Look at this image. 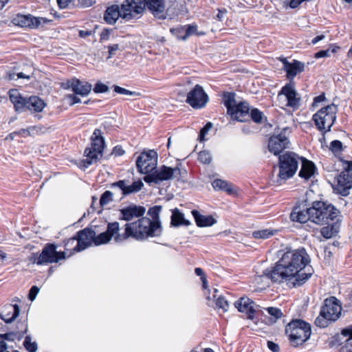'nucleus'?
<instances>
[{"label": "nucleus", "instance_id": "nucleus-1", "mask_svg": "<svg viewBox=\"0 0 352 352\" xmlns=\"http://www.w3.org/2000/svg\"><path fill=\"white\" fill-rule=\"evenodd\" d=\"M309 262L304 248L289 250L284 252L272 270H266L265 275L272 282H286L293 287L301 286L312 275L311 272H302Z\"/></svg>", "mask_w": 352, "mask_h": 352}, {"label": "nucleus", "instance_id": "nucleus-2", "mask_svg": "<svg viewBox=\"0 0 352 352\" xmlns=\"http://www.w3.org/2000/svg\"><path fill=\"white\" fill-rule=\"evenodd\" d=\"M340 213L339 210L331 204L323 201H314L311 207L301 209L296 206L290 214L292 221L300 223L310 221L318 225H329L334 221Z\"/></svg>", "mask_w": 352, "mask_h": 352}, {"label": "nucleus", "instance_id": "nucleus-3", "mask_svg": "<svg viewBox=\"0 0 352 352\" xmlns=\"http://www.w3.org/2000/svg\"><path fill=\"white\" fill-rule=\"evenodd\" d=\"M137 221L127 223L124 226V232L117 236V240H126L129 237L136 240H144L149 236H158L162 234L161 223L153 222L148 217H142Z\"/></svg>", "mask_w": 352, "mask_h": 352}, {"label": "nucleus", "instance_id": "nucleus-4", "mask_svg": "<svg viewBox=\"0 0 352 352\" xmlns=\"http://www.w3.org/2000/svg\"><path fill=\"white\" fill-rule=\"evenodd\" d=\"M342 305L339 300L331 296L324 300L320 315L316 318L315 324L320 328L327 327L331 322L336 321L341 316Z\"/></svg>", "mask_w": 352, "mask_h": 352}, {"label": "nucleus", "instance_id": "nucleus-5", "mask_svg": "<svg viewBox=\"0 0 352 352\" xmlns=\"http://www.w3.org/2000/svg\"><path fill=\"white\" fill-rule=\"evenodd\" d=\"M9 98L14 104L16 111H23L27 109L32 112H41L46 105L43 100L38 96L23 97L16 89L10 91Z\"/></svg>", "mask_w": 352, "mask_h": 352}, {"label": "nucleus", "instance_id": "nucleus-6", "mask_svg": "<svg viewBox=\"0 0 352 352\" xmlns=\"http://www.w3.org/2000/svg\"><path fill=\"white\" fill-rule=\"evenodd\" d=\"M285 333L292 344L296 346L302 344L311 333V325L301 319H294L285 327Z\"/></svg>", "mask_w": 352, "mask_h": 352}, {"label": "nucleus", "instance_id": "nucleus-7", "mask_svg": "<svg viewBox=\"0 0 352 352\" xmlns=\"http://www.w3.org/2000/svg\"><path fill=\"white\" fill-rule=\"evenodd\" d=\"M279 173L278 178L274 182L281 185L287 179L291 178L296 173L300 157L293 152H286L278 157Z\"/></svg>", "mask_w": 352, "mask_h": 352}, {"label": "nucleus", "instance_id": "nucleus-8", "mask_svg": "<svg viewBox=\"0 0 352 352\" xmlns=\"http://www.w3.org/2000/svg\"><path fill=\"white\" fill-rule=\"evenodd\" d=\"M337 111L338 107L334 104H329L317 111L313 116L317 128L321 131H329L336 119Z\"/></svg>", "mask_w": 352, "mask_h": 352}, {"label": "nucleus", "instance_id": "nucleus-9", "mask_svg": "<svg viewBox=\"0 0 352 352\" xmlns=\"http://www.w3.org/2000/svg\"><path fill=\"white\" fill-rule=\"evenodd\" d=\"M181 170L178 167L170 168L166 166H162L154 172L146 175L144 177V180L147 184L154 183L159 184L163 181L171 179L173 177H177L181 175Z\"/></svg>", "mask_w": 352, "mask_h": 352}, {"label": "nucleus", "instance_id": "nucleus-10", "mask_svg": "<svg viewBox=\"0 0 352 352\" xmlns=\"http://www.w3.org/2000/svg\"><path fill=\"white\" fill-rule=\"evenodd\" d=\"M291 132L292 129L289 127H284L279 133H274L269 139V151L276 155L288 148L289 144L288 136Z\"/></svg>", "mask_w": 352, "mask_h": 352}, {"label": "nucleus", "instance_id": "nucleus-11", "mask_svg": "<svg viewBox=\"0 0 352 352\" xmlns=\"http://www.w3.org/2000/svg\"><path fill=\"white\" fill-rule=\"evenodd\" d=\"M90 139L89 165L97 163L102 159L105 147L104 138L100 129H95Z\"/></svg>", "mask_w": 352, "mask_h": 352}, {"label": "nucleus", "instance_id": "nucleus-12", "mask_svg": "<svg viewBox=\"0 0 352 352\" xmlns=\"http://www.w3.org/2000/svg\"><path fill=\"white\" fill-rule=\"evenodd\" d=\"M145 8L159 19H165L168 12L175 3V0H143Z\"/></svg>", "mask_w": 352, "mask_h": 352}, {"label": "nucleus", "instance_id": "nucleus-13", "mask_svg": "<svg viewBox=\"0 0 352 352\" xmlns=\"http://www.w3.org/2000/svg\"><path fill=\"white\" fill-rule=\"evenodd\" d=\"M157 165V153L154 150L141 153L136 160L137 168L142 174H150V173L155 170Z\"/></svg>", "mask_w": 352, "mask_h": 352}, {"label": "nucleus", "instance_id": "nucleus-14", "mask_svg": "<svg viewBox=\"0 0 352 352\" xmlns=\"http://www.w3.org/2000/svg\"><path fill=\"white\" fill-rule=\"evenodd\" d=\"M50 20L45 17H36L33 15L17 14L12 19V23L17 26L29 28L38 29L40 26L50 23Z\"/></svg>", "mask_w": 352, "mask_h": 352}, {"label": "nucleus", "instance_id": "nucleus-15", "mask_svg": "<svg viewBox=\"0 0 352 352\" xmlns=\"http://www.w3.org/2000/svg\"><path fill=\"white\" fill-rule=\"evenodd\" d=\"M144 10L143 0H124L121 5L122 19L126 21L139 18Z\"/></svg>", "mask_w": 352, "mask_h": 352}, {"label": "nucleus", "instance_id": "nucleus-16", "mask_svg": "<svg viewBox=\"0 0 352 352\" xmlns=\"http://www.w3.org/2000/svg\"><path fill=\"white\" fill-rule=\"evenodd\" d=\"M56 249L57 245L54 243L45 244L40 253L37 265L58 263L60 260L64 259L65 258V252H58Z\"/></svg>", "mask_w": 352, "mask_h": 352}, {"label": "nucleus", "instance_id": "nucleus-17", "mask_svg": "<svg viewBox=\"0 0 352 352\" xmlns=\"http://www.w3.org/2000/svg\"><path fill=\"white\" fill-rule=\"evenodd\" d=\"M208 100V96L205 92L203 87L199 85H196L194 88L188 93L186 101L192 108L199 109L204 107Z\"/></svg>", "mask_w": 352, "mask_h": 352}, {"label": "nucleus", "instance_id": "nucleus-18", "mask_svg": "<svg viewBox=\"0 0 352 352\" xmlns=\"http://www.w3.org/2000/svg\"><path fill=\"white\" fill-rule=\"evenodd\" d=\"M352 188V162L348 167L343 170L337 178V184L334 187L338 194L342 196H347L350 189Z\"/></svg>", "mask_w": 352, "mask_h": 352}, {"label": "nucleus", "instance_id": "nucleus-19", "mask_svg": "<svg viewBox=\"0 0 352 352\" xmlns=\"http://www.w3.org/2000/svg\"><path fill=\"white\" fill-rule=\"evenodd\" d=\"M282 96H284L287 100V107H291L294 110L300 107V97L290 83L286 84L279 91L278 97L280 98Z\"/></svg>", "mask_w": 352, "mask_h": 352}, {"label": "nucleus", "instance_id": "nucleus-20", "mask_svg": "<svg viewBox=\"0 0 352 352\" xmlns=\"http://www.w3.org/2000/svg\"><path fill=\"white\" fill-rule=\"evenodd\" d=\"M143 186L144 184L141 180L135 181L131 185H127L125 180H119L112 183L110 188L112 190H120V199H122L126 195L140 191Z\"/></svg>", "mask_w": 352, "mask_h": 352}, {"label": "nucleus", "instance_id": "nucleus-21", "mask_svg": "<svg viewBox=\"0 0 352 352\" xmlns=\"http://www.w3.org/2000/svg\"><path fill=\"white\" fill-rule=\"evenodd\" d=\"M119 212L120 214L118 219L120 220L129 221L133 220L134 218L143 217L146 212V209L144 207L141 206L131 204L126 207L120 209Z\"/></svg>", "mask_w": 352, "mask_h": 352}, {"label": "nucleus", "instance_id": "nucleus-22", "mask_svg": "<svg viewBox=\"0 0 352 352\" xmlns=\"http://www.w3.org/2000/svg\"><path fill=\"white\" fill-rule=\"evenodd\" d=\"M229 111L231 118L239 122H245L250 118V107L246 102H240Z\"/></svg>", "mask_w": 352, "mask_h": 352}, {"label": "nucleus", "instance_id": "nucleus-23", "mask_svg": "<svg viewBox=\"0 0 352 352\" xmlns=\"http://www.w3.org/2000/svg\"><path fill=\"white\" fill-rule=\"evenodd\" d=\"M283 64V69L287 72L289 78H294L298 74L304 71L305 64L298 60H294L292 63L287 61L285 58L280 59Z\"/></svg>", "mask_w": 352, "mask_h": 352}, {"label": "nucleus", "instance_id": "nucleus-24", "mask_svg": "<svg viewBox=\"0 0 352 352\" xmlns=\"http://www.w3.org/2000/svg\"><path fill=\"white\" fill-rule=\"evenodd\" d=\"M253 305L254 302L246 296L240 298L234 302V307L238 311L246 314L248 318L250 320L254 318V315L256 311Z\"/></svg>", "mask_w": 352, "mask_h": 352}, {"label": "nucleus", "instance_id": "nucleus-25", "mask_svg": "<svg viewBox=\"0 0 352 352\" xmlns=\"http://www.w3.org/2000/svg\"><path fill=\"white\" fill-rule=\"evenodd\" d=\"M61 87L64 89H72L76 95L85 96L88 95V87L82 84L80 80L76 78L68 80L61 83Z\"/></svg>", "mask_w": 352, "mask_h": 352}, {"label": "nucleus", "instance_id": "nucleus-26", "mask_svg": "<svg viewBox=\"0 0 352 352\" xmlns=\"http://www.w3.org/2000/svg\"><path fill=\"white\" fill-rule=\"evenodd\" d=\"M20 308L17 305H6L0 312V318L6 323L12 322L19 315Z\"/></svg>", "mask_w": 352, "mask_h": 352}, {"label": "nucleus", "instance_id": "nucleus-27", "mask_svg": "<svg viewBox=\"0 0 352 352\" xmlns=\"http://www.w3.org/2000/svg\"><path fill=\"white\" fill-rule=\"evenodd\" d=\"M71 240L77 241L76 245L74 248V251L80 252L85 250L88 247V227L78 232L77 234Z\"/></svg>", "mask_w": 352, "mask_h": 352}, {"label": "nucleus", "instance_id": "nucleus-28", "mask_svg": "<svg viewBox=\"0 0 352 352\" xmlns=\"http://www.w3.org/2000/svg\"><path fill=\"white\" fill-rule=\"evenodd\" d=\"M119 17L122 19V13L121 12V7L118 5H112L107 8L104 16V21L110 25L116 23Z\"/></svg>", "mask_w": 352, "mask_h": 352}, {"label": "nucleus", "instance_id": "nucleus-29", "mask_svg": "<svg viewBox=\"0 0 352 352\" xmlns=\"http://www.w3.org/2000/svg\"><path fill=\"white\" fill-rule=\"evenodd\" d=\"M300 160H301L302 166L299 176L305 179H309L314 174L316 166L312 162L304 157H300Z\"/></svg>", "mask_w": 352, "mask_h": 352}, {"label": "nucleus", "instance_id": "nucleus-30", "mask_svg": "<svg viewBox=\"0 0 352 352\" xmlns=\"http://www.w3.org/2000/svg\"><path fill=\"white\" fill-rule=\"evenodd\" d=\"M192 214L199 227L211 226L216 223L217 221L211 215H202L197 210H192Z\"/></svg>", "mask_w": 352, "mask_h": 352}, {"label": "nucleus", "instance_id": "nucleus-31", "mask_svg": "<svg viewBox=\"0 0 352 352\" xmlns=\"http://www.w3.org/2000/svg\"><path fill=\"white\" fill-rule=\"evenodd\" d=\"M111 239L106 231L95 236V232L89 228V245H91V243H94L96 245L104 244Z\"/></svg>", "mask_w": 352, "mask_h": 352}, {"label": "nucleus", "instance_id": "nucleus-32", "mask_svg": "<svg viewBox=\"0 0 352 352\" xmlns=\"http://www.w3.org/2000/svg\"><path fill=\"white\" fill-rule=\"evenodd\" d=\"M341 333L347 338L345 344L340 349L339 352H352V327L343 329Z\"/></svg>", "mask_w": 352, "mask_h": 352}, {"label": "nucleus", "instance_id": "nucleus-33", "mask_svg": "<svg viewBox=\"0 0 352 352\" xmlns=\"http://www.w3.org/2000/svg\"><path fill=\"white\" fill-rule=\"evenodd\" d=\"M190 221L184 219V214L179 212L177 208H175L173 210V214L171 216V221L170 224L173 226H188L190 225Z\"/></svg>", "mask_w": 352, "mask_h": 352}, {"label": "nucleus", "instance_id": "nucleus-34", "mask_svg": "<svg viewBox=\"0 0 352 352\" xmlns=\"http://www.w3.org/2000/svg\"><path fill=\"white\" fill-rule=\"evenodd\" d=\"M120 230V225L119 223L117 221L113 222V223H109L107 225V233L109 235V237L112 239V237L114 238V240L119 243L124 241V240H117V236H122V234H120L119 232Z\"/></svg>", "mask_w": 352, "mask_h": 352}, {"label": "nucleus", "instance_id": "nucleus-35", "mask_svg": "<svg viewBox=\"0 0 352 352\" xmlns=\"http://www.w3.org/2000/svg\"><path fill=\"white\" fill-rule=\"evenodd\" d=\"M197 28V25H189L187 26L177 28L174 30V31L177 32L179 34H181V35H178V37H180L182 39L185 40L188 36L195 34Z\"/></svg>", "mask_w": 352, "mask_h": 352}, {"label": "nucleus", "instance_id": "nucleus-36", "mask_svg": "<svg viewBox=\"0 0 352 352\" xmlns=\"http://www.w3.org/2000/svg\"><path fill=\"white\" fill-rule=\"evenodd\" d=\"M223 103L227 108L228 113L236 104L235 100V94L232 92H226L223 95Z\"/></svg>", "mask_w": 352, "mask_h": 352}, {"label": "nucleus", "instance_id": "nucleus-37", "mask_svg": "<svg viewBox=\"0 0 352 352\" xmlns=\"http://www.w3.org/2000/svg\"><path fill=\"white\" fill-rule=\"evenodd\" d=\"M217 292L218 290L217 289H214L213 298L215 300L216 307L218 309H221L223 312H226L228 311L229 307L228 302L222 296H219L217 297Z\"/></svg>", "mask_w": 352, "mask_h": 352}, {"label": "nucleus", "instance_id": "nucleus-38", "mask_svg": "<svg viewBox=\"0 0 352 352\" xmlns=\"http://www.w3.org/2000/svg\"><path fill=\"white\" fill-rule=\"evenodd\" d=\"M212 185L215 190H224L229 194H231L232 192L231 184L227 182L226 181L220 179H217L214 180Z\"/></svg>", "mask_w": 352, "mask_h": 352}, {"label": "nucleus", "instance_id": "nucleus-39", "mask_svg": "<svg viewBox=\"0 0 352 352\" xmlns=\"http://www.w3.org/2000/svg\"><path fill=\"white\" fill-rule=\"evenodd\" d=\"M21 325L24 327V328H25L24 331L5 333L3 335L4 339L7 340H11V341H14L16 339H17V340L21 339L23 337L24 334L26 333V332H27L28 326H27V324H25V323H21Z\"/></svg>", "mask_w": 352, "mask_h": 352}, {"label": "nucleus", "instance_id": "nucleus-40", "mask_svg": "<svg viewBox=\"0 0 352 352\" xmlns=\"http://www.w3.org/2000/svg\"><path fill=\"white\" fill-rule=\"evenodd\" d=\"M274 235V231L270 229L256 230L253 232L252 236L254 239H266Z\"/></svg>", "mask_w": 352, "mask_h": 352}, {"label": "nucleus", "instance_id": "nucleus-41", "mask_svg": "<svg viewBox=\"0 0 352 352\" xmlns=\"http://www.w3.org/2000/svg\"><path fill=\"white\" fill-rule=\"evenodd\" d=\"M162 209V207L161 206H154L153 207H151L149 208L148 211V214H149L152 219L153 222H158L159 223H161L160 221V213Z\"/></svg>", "mask_w": 352, "mask_h": 352}, {"label": "nucleus", "instance_id": "nucleus-42", "mask_svg": "<svg viewBox=\"0 0 352 352\" xmlns=\"http://www.w3.org/2000/svg\"><path fill=\"white\" fill-rule=\"evenodd\" d=\"M23 346L28 352H36L38 349L36 342H32L30 336H25Z\"/></svg>", "mask_w": 352, "mask_h": 352}, {"label": "nucleus", "instance_id": "nucleus-43", "mask_svg": "<svg viewBox=\"0 0 352 352\" xmlns=\"http://www.w3.org/2000/svg\"><path fill=\"white\" fill-rule=\"evenodd\" d=\"M250 118L256 123H262L265 117L263 112L254 108L250 112Z\"/></svg>", "mask_w": 352, "mask_h": 352}, {"label": "nucleus", "instance_id": "nucleus-44", "mask_svg": "<svg viewBox=\"0 0 352 352\" xmlns=\"http://www.w3.org/2000/svg\"><path fill=\"white\" fill-rule=\"evenodd\" d=\"M116 195V192L106 190L100 197V204L103 206L108 204L113 200V197Z\"/></svg>", "mask_w": 352, "mask_h": 352}, {"label": "nucleus", "instance_id": "nucleus-45", "mask_svg": "<svg viewBox=\"0 0 352 352\" xmlns=\"http://www.w3.org/2000/svg\"><path fill=\"white\" fill-rule=\"evenodd\" d=\"M338 47L331 46L329 49L325 50H320L315 54V58H320L323 57H329L331 54L336 52Z\"/></svg>", "mask_w": 352, "mask_h": 352}, {"label": "nucleus", "instance_id": "nucleus-46", "mask_svg": "<svg viewBox=\"0 0 352 352\" xmlns=\"http://www.w3.org/2000/svg\"><path fill=\"white\" fill-rule=\"evenodd\" d=\"M198 160L203 164H210L212 161V155L208 151H202L199 153Z\"/></svg>", "mask_w": 352, "mask_h": 352}, {"label": "nucleus", "instance_id": "nucleus-47", "mask_svg": "<svg viewBox=\"0 0 352 352\" xmlns=\"http://www.w3.org/2000/svg\"><path fill=\"white\" fill-rule=\"evenodd\" d=\"M114 91L117 94H123V95H127V96H138L140 95V93L135 92V91H131L130 90H128L125 88H122L121 87H119L118 85L113 86Z\"/></svg>", "mask_w": 352, "mask_h": 352}, {"label": "nucleus", "instance_id": "nucleus-48", "mask_svg": "<svg viewBox=\"0 0 352 352\" xmlns=\"http://www.w3.org/2000/svg\"><path fill=\"white\" fill-rule=\"evenodd\" d=\"M329 149L335 154L339 153L342 150V143L340 140H333L330 143Z\"/></svg>", "mask_w": 352, "mask_h": 352}, {"label": "nucleus", "instance_id": "nucleus-49", "mask_svg": "<svg viewBox=\"0 0 352 352\" xmlns=\"http://www.w3.org/2000/svg\"><path fill=\"white\" fill-rule=\"evenodd\" d=\"M93 90L96 94L105 93L109 91V87L102 82H98Z\"/></svg>", "mask_w": 352, "mask_h": 352}, {"label": "nucleus", "instance_id": "nucleus-50", "mask_svg": "<svg viewBox=\"0 0 352 352\" xmlns=\"http://www.w3.org/2000/svg\"><path fill=\"white\" fill-rule=\"evenodd\" d=\"M212 124L211 122H208L200 131L199 138L200 141L205 140V136L208 133V131L212 129Z\"/></svg>", "mask_w": 352, "mask_h": 352}, {"label": "nucleus", "instance_id": "nucleus-51", "mask_svg": "<svg viewBox=\"0 0 352 352\" xmlns=\"http://www.w3.org/2000/svg\"><path fill=\"white\" fill-rule=\"evenodd\" d=\"M266 310L270 315L274 316L276 319H278L283 316L280 309L276 307H267Z\"/></svg>", "mask_w": 352, "mask_h": 352}, {"label": "nucleus", "instance_id": "nucleus-52", "mask_svg": "<svg viewBox=\"0 0 352 352\" xmlns=\"http://www.w3.org/2000/svg\"><path fill=\"white\" fill-rule=\"evenodd\" d=\"M39 292V288L37 286H32L30 291L28 294V298L30 300L33 301L35 298L36 295L38 294Z\"/></svg>", "mask_w": 352, "mask_h": 352}, {"label": "nucleus", "instance_id": "nucleus-53", "mask_svg": "<svg viewBox=\"0 0 352 352\" xmlns=\"http://www.w3.org/2000/svg\"><path fill=\"white\" fill-rule=\"evenodd\" d=\"M119 50L118 44H113L108 46L109 56L107 58H110L116 54V52Z\"/></svg>", "mask_w": 352, "mask_h": 352}, {"label": "nucleus", "instance_id": "nucleus-54", "mask_svg": "<svg viewBox=\"0 0 352 352\" xmlns=\"http://www.w3.org/2000/svg\"><path fill=\"white\" fill-rule=\"evenodd\" d=\"M66 98L69 100L70 105L80 102V99L76 94H68L66 96Z\"/></svg>", "mask_w": 352, "mask_h": 352}, {"label": "nucleus", "instance_id": "nucleus-55", "mask_svg": "<svg viewBox=\"0 0 352 352\" xmlns=\"http://www.w3.org/2000/svg\"><path fill=\"white\" fill-rule=\"evenodd\" d=\"M267 346L268 348L272 351V352H279L280 348L278 344L276 343L272 342V341H267Z\"/></svg>", "mask_w": 352, "mask_h": 352}, {"label": "nucleus", "instance_id": "nucleus-56", "mask_svg": "<svg viewBox=\"0 0 352 352\" xmlns=\"http://www.w3.org/2000/svg\"><path fill=\"white\" fill-rule=\"evenodd\" d=\"M326 100V97L324 94H322L314 98L313 106H318V103L323 102Z\"/></svg>", "mask_w": 352, "mask_h": 352}, {"label": "nucleus", "instance_id": "nucleus-57", "mask_svg": "<svg viewBox=\"0 0 352 352\" xmlns=\"http://www.w3.org/2000/svg\"><path fill=\"white\" fill-rule=\"evenodd\" d=\"M124 151L120 146H116L113 148L112 154L115 156H121L124 154Z\"/></svg>", "mask_w": 352, "mask_h": 352}, {"label": "nucleus", "instance_id": "nucleus-58", "mask_svg": "<svg viewBox=\"0 0 352 352\" xmlns=\"http://www.w3.org/2000/svg\"><path fill=\"white\" fill-rule=\"evenodd\" d=\"M70 1L71 0H57V3L60 8L64 9L68 6Z\"/></svg>", "mask_w": 352, "mask_h": 352}, {"label": "nucleus", "instance_id": "nucleus-59", "mask_svg": "<svg viewBox=\"0 0 352 352\" xmlns=\"http://www.w3.org/2000/svg\"><path fill=\"white\" fill-rule=\"evenodd\" d=\"M78 167L82 170H85L88 167V158L80 160L78 164Z\"/></svg>", "mask_w": 352, "mask_h": 352}, {"label": "nucleus", "instance_id": "nucleus-60", "mask_svg": "<svg viewBox=\"0 0 352 352\" xmlns=\"http://www.w3.org/2000/svg\"><path fill=\"white\" fill-rule=\"evenodd\" d=\"M109 34L110 32L107 30H103L100 34V41H107L109 38Z\"/></svg>", "mask_w": 352, "mask_h": 352}, {"label": "nucleus", "instance_id": "nucleus-61", "mask_svg": "<svg viewBox=\"0 0 352 352\" xmlns=\"http://www.w3.org/2000/svg\"><path fill=\"white\" fill-rule=\"evenodd\" d=\"M40 254L38 253H32L30 257V261L37 265L38 261H39Z\"/></svg>", "mask_w": 352, "mask_h": 352}, {"label": "nucleus", "instance_id": "nucleus-62", "mask_svg": "<svg viewBox=\"0 0 352 352\" xmlns=\"http://www.w3.org/2000/svg\"><path fill=\"white\" fill-rule=\"evenodd\" d=\"M16 132L17 135H21L28 136V135H30V132L29 129H21L19 131H17Z\"/></svg>", "mask_w": 352, "mask_h": 352}, {"label": "nucleus", "instance_id": "nucleus-63", "mask_svg": "<svg viewBox=\"0 0 352 352\" xmlns=\"http://www.w3.org/2000/svg\"><path fill=\"white\" fill-rule=\"evenodd\" d=\"M321 234L325 238H330L331 236V234L329 232L328 228H323L321 230Z\"/></svg>", "mask_w": 352, "mask_h": 352}, {"label": "nucleus", "instance_id": "nucleus-64", "mask_svg": "<svg viewBox=\"0 0 352 352\" xmlns=\"http://www.w3.org/2000/svg\"><path fill=\"white\" fill-rule=\"evenodd\" d=\"M324 35L322 34V35H319V36H316L314 38L312 39L311 41V43L313 45H315L318 42H319L320 41H322V39L324 38Z\"/></svg>", "mask_w": 352, "mask_h": 352}]
</instances>
